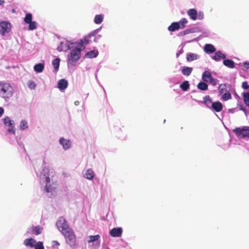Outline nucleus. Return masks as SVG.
<instances>
[{
  "label": "nucleus",
  "instance_id": "1",
  "mask_svg": "<svg viewBox=\"0 0 249 249\" xmlns=\"http://www.w3.org/2000/svg\"><path fill=\"white\" fill-rule=\"evenodd\" d=\"M82 49H84L82 43H79L78 46L74 47L70 53L68 57V63L73 66L75 62L81 57V52Z\"/></svg>",
  "mask_w": 249,
  "mask_h": 249
},
{
  "label": "nucleus",
  "instance_id": "2",
  "mask_svg": "<svg viewBox=\"0 0 249 249\" xmlns=\"http://www.w3.org/2000/svg\"><path fill=\"white\" fill-rule=\"evenodd\" d=\"M13 89L9 83L0 82V95L4 99L12 96Z\"/></svg>",
  "mask_w": 249,
  "mask_h": 249
},
{
  "label": "nucleus",
  "instance_id": "3",
  "mask_svg": "<svg viewBox=\"0 0 249 249\" xmlns=\"http://www.w3.org/2000/svg\"><path fill=\"white\" fill-rule=\"evenodd\" d=\"M66 239L67 243L71 246L73 247L76 244V237L74 234V232L71 231V229L66 231L62 233Z\"/></svg>",
  "mask_w": 249,
  "mask_h": 249
},
{
  "label": "nucleus",
  "instance_id": "4",
  "mask_svg": "<svg viewBox=\"0 0 249 249\" xmlns=\"http://www.w3.org/2000/svg\"><path fill=\"white\" fill-rule=\"evenodd\" d=\"M233 132L238 137L249 138V127H236L233 130Z\"/></svg>",
  "mask_w": 249,
  "mask_h": 249
},
{
  "label": "nucleus",
  "instance_id": "5",
  "mask_svg": "<svg viewBox=\"0 0 249 249\" xmlns=\"http://www.w3.org/2000/svg\"><path fill=\"white\" fill-rule=\"evenodd\" d=\"M56 225L58 230L62 233L70 229L63 217H60L57 221Z\"/></svg>",
  "mask_w": 249,
  "mask_h": 249
},
{
  "label": "nucleus",
  "instance_id": "6",
  "mask_svg": "<svg viewBox=\"0 0 249 249\" xmlns=\"http://www.w3.org/2000/svg\"><path fill=\"white\" fill-rule=\"evenodd\" d=\"M11 25L9 22L2 21L0 23V34L4 35L5 33H9L11 31Z\"/></svg>",
  "mask_w": 249,
  "mask_h": 249
},
{
  "label": "nucleus",
  "instance_id": "7",
  "mask_svg": "<svg viewBox=\"0 0 249 249\" xmlns=\"http://www.w3.org/2000/svg\"><path fill=\"white\" fill-rule=\"evenodd\" d=\"M4 124L9 127L8 129V132L9 133H15V129H14V124L13 121H12L9 117H6L3 119Z\"/></svg>",
  "mask_w": 249,
  "mask_h": 249
},
{
  "label": "nucleus",
  "instance_id": "8",
  "mask_svg": "<svg viewBox=\"0 0 249 249\" xmlns=\"http://www.w3.org/2000/svg\"><path fill=\"white\" fill-rule=\"evenodd\" d=\"M123 230L121 228H113L110 231V234L112 237H120L122 234Z\"/></svg>",
  "mask_w": 249,
  "mask_h": 249
},
{
  "label": "nucleus",
  "instance_id": "9",
  "mask_svg": "<svg viewBox=\"0 0 249 249\" xmlns=\"http://www.w3.org/2000/svg\"><path fill=\"white\" fill-rule=\"evenodd\" d=\"M59 142L65 150L68 149L71 146V141L69 140H66L63 138H60Z\"/></svg>",
  "mask_w": 249,
  "mask_h": 249
},
{
  "label": "nucleus",
  "instance_id": "10",
  "mask_svg": "<svg viewBox=\"0 0 249 249\" xmlns=\"http://www.w3.org/2000/svg\"><path fill=\"white\" fill-rule=\"evenodd\" d=\"M68 85V81L64 79L60 80L58 82V88L60 90L65 89L67 88Z\"/></svg>",
  "mask_w": 249,
  "mask_h": 249
},
{
  "label": "nucleus",
  "instance_id": "11",
  "mask_svg": "<svg viewBox=\"0 0 249 249\" xmlns=\"http://www.w3.org/2000/svg\"><path fill=\"white\" fill-rule=\"evenodd\" d=\"M211 107L216 112H220L222 110L223 106L220 102H213L212 104Z\"/></svg>",
  "mask_w": 249,
  "mask_h": 249
},
{
  "label": "nucleus",
  "instance_id": "12",
  "mask_svg": "<svg viewBox=\"0 0 249 249\" xmlns=\"http://www.w3.org/2000/svg\"><path fill=\"white\" fill-rule=\"evenodd\" d=\"M187 14L190 18L193 20L197 19V12L195 9H190L187 11Z\"/></svg>",
  "mask_w": 249,
  "mask_h": 249
},
{
  "label": "nucleus",
  "instance_id": "13",
  "mask_svg": "<svg viewBox=\"0 0 249 249\" xmlns=\"http://www.w3.org/2000/svg\"><path fill=\"white\" fill-rule=\"evenodd\" d=\"M180 28V23L178 22H175L171 23V24L168 27V29L169 31L174 32Z\"/></svg>",
  "mask_w": 249,
  "mask_h": 249
},
{
  "label": "nucleus",
  "instance_id": "14",
  "mask_svg": "<svg viewBox=\"0 0 249 249\" xmlns=\"http://www.w3.org/2000/svg\"><path fill=\"white\" fill-rule=\"evenodd\" d=\"M225 58L226 55L225 54L222 53L220 51L216 52L214 55L213 56V59L216 61H219L221 58L225 59Z\"/></svg>",
  "mask_w": 249,
  "mask_h": 249
},
{
  "label": "nucleus",
  "instance_id": "15",
  "mask_svg": "<svg viewBox=\"0 0 249 249\" xmlns=\"http://www.w3.org/2000/svg\"><path fill=\"white\" fill-rule=\"evenodd\" d=\"M204 51L207 53H213L215 51V48L213 45L207 44L204 46Z\"/></svg>",
  "mask_w": 249,
  "mask_h": 249
},
{
  "label": "nucleus",
  "instance_id": "16",
  "mask_svg": "<svg viewBox=\"0 0 249 249\" xmlns=\"http://www.w3.org/2000/svg\"><path fill=\"white\" fill-rule=\"evenodd\" d=\"M36 241L33 238H30L26 239L24 241V244L26 246L33 248Z\"/></svg>",
  "mask_w": 249,
  "mask_h": 249
},
{
  "label": "nucleus",
  "instance_id": "17",
  "mask_svg": "<svg viewBox=\"0 0 249 249\" xmlns=\"http://www.w3.org/2000/svg\"><path fill=\"white\" fill-rule=\"evenodd\" d=\"M212 77L211 73L209 71H205L202 76V80L205 82H208Z\"/></svg>",
  "mask_w": 249,
  "mask_h": 249
},
{
  "label": "nucleus",
  "instance_id": "18",
  "mask_svg": "<svg viewBox=\"0 0 249 249\" xmlns=\"http://www.w3.org/2000/svg\"><path fill=\"white\" fill-rule=\"evenodd\" d=\"M98 54L97 50H92L88 52L85 54V57L89 58H93L96 57Z\"/></svg>",
  "mask_w": 249,
  "mask_h": 249
},
{
  "label": "nucleus",
  "instance_id": "19",
  "mask_svg": "<svg viewBox=\"0 0 249 249\" xmlns=\"http://www.w3.org/2000/svg\"><path fill=\"white\" fill-rule=\"evenodd\" d=\"M193 71V68L185 67H183L181 70L182 73L185 76H189Z\"/></svg>",
  "mask_w": 249,
  "mask_h": 249
},
{
  "label": "nucleus",
  "instance_id": "20",
  "mask_svg": "<svg viewBox=\"0 0 249 249\" xmlns=\"http://www.w3.org/2000/svg\"><path fill=\"white\" fill-rule=\"evenodd\" d=\"M198 58V55L196 54L193 53H190L187 54L186 56V59L187 61L191 62Z\"/></svg>",
  "mask_w": 249,
  "mask_h": 249
},
{
  "label": "nucleus",
  "instance_id": "21",
  "mask_svg": "<svg viewBox=\"0 0 249 249\" xmlns=\"http://www.w3.org/2000/svg\"><path fill=\"white\" fill-rule=\"evenodd\" d=\"M94 172L91 169H89L85 175V177L88 179H92L94 178Z\"/></svg>",
  "mask_w": 249,
  "mask_h": 249
},
{
  "label": "nucleus",
  "instance_id": "22",
  "mask_svg": "<svg viewBox=\"0 0 249 249\" xmlns=\"http://www.w3.org/2000/svg\"><path fill=\"white\" fill-rule=\"evenodd\" d=\"M223 64L230 68H233L234 67V62L230 59H225L223 61Z\"/></svg>",
  "mask_w": 249,
  "mask_h": 249
},
{
  "label": "nucleus",
  "instance_id": "23",
  "mask_svg": "<svg viewBox=\"0 0 249 249\" xmlns=\"http://www.w3.org/2000/svg\"><path fill=\"white\" fill-rule=\"evenodd\" d=\"M203 100H204V101L203 102V104H204L207 107H211L212 104L213 103H212V100L211 99L210 96L208 95L205 96L203 98Z\"/></svg>",
  "mask_w": 249,
  "mask_h": 249
},
{
  "label": "nucleus",
  "instance_id": "24",
  "mask_svg": "<svg viewBox=\"0 0 249 249\" xmlns=\"http://www.w3.org/2000/svg\"><path fill=\"white\" fill-rule=\"evenodd\" d=\"M44 68V64L38 63L35 65L34 70L37 72H42Z\"/></svg>",
  "mask_w": 249,
  "mask_h": 249
},
{
  "label": "nucleus",
  "instance_id": "25",
  "mask_svg": "<svg viewBox=\"0 0 249 249\" xmlns=\"http://www.w3.org/2000/svg\"><path fill=\"white\" fill-rule=\"evenodd\" d=\"M60 60L59 58L54 59L52 62V65L53 66L54 69L56 71L58 70Z\"/></svg>",
  "mask_w": 249,
  "mask_h": 249
},
{
  "label": "nucleus",
  "instance_id": "26",
  "mask_svg": "<svg viewBox=\"0 0 249 249\" xmlns=\"http://www.w3.org/2000/svg\"><path fill=\"white\" fill-rule=\"evenodd\" d=\"M180 88L183 91H187L190 88V84L188 81H184L180 85Z\"/></svg>",
  "mask_w": 249,
  "mask_h": 249
},
{
  "label": "nucleus",
  "instance_id": "27",
  "mask_svg": "<svg viewBox=\"0 0 249 249\" xmlns=\"http://www.w3.org/2000/svg\"><path fill=\"white\" fill-rule=\"evenodd\" d=\"M197 88L202 90H206L208 89V85L203 82H199L197 86Z\"/></svg>",
  "mask_w": 249,
  "mask_h": 249
},
{
  "label": "nucleus",
  "instance_id": "28",
  "mask_svg": "<svg viewBox=\"0 0 249 249\" xmlns=\"http://www.w3.org/2000/svg\"><path fill=\"white\" fill-rule=\"evenodd\" d=\"M95 36V32H92L89 34V35L86 36L84 40L83 41L81 40L80 43H82L83 45L85 44H88L89 43V38L94 36ZM83 47L85 48L84 45H83Z\"/></svg>",
  "mask_w": 249,
  "mask_h": 249
},
{
  "label": "nucleus",
  "instance_id": "29",
  "mask_svg": "<svg viewBox=\"0 0 249 249\" xmlns=\"http://www.w3.org/2000/svg\"><path fill=\"white\" fill-rule=\"evenodd\" d=\"M42 228L37 226L33 228L32 231L36 235H38L41 233Z\"/></svg>",
  "mask_w": 249,
  "mask_h": 249
},
{
  "label": "nucleus",
  "instance_id": "30",
  "mask_svg": "<svg viewBox=\"0 0 249 249\" xmlns=\"http://www.w3.org/2000/svg\"><path fill=\"white\" fill-rule=\"evenodd\" d=\"M244 103L249 107V92H245L243 94Z\"/></svg>",
  "mask_w": 249,
  "mask_h": 249
},
{
  "label": "nucleus",
  "instance_id": "31",
  "mask_svg": "<svg viewBox=\"0 0 249 249\" xmlns=\"http://www.w3.org/2000/svg\"><path fill=\"white\" fill-rule=\"evenodd\" d=\"M44 176L45 178V181L46 182V185L45 186V190L48 193L52 191V190L50 189L48 186V183L50 182V178L49 177V175H48V176L46 177V175H44Z\"/></svg>",
  "mask_w": 249,
  "mask_h": 249
},
{
  "label": "nucleus",
  "instance_id": "32",
  "mask_svg": "<svg viewBox=\"0 0 249 249\" xmlns=\"http://www.w3.org/2000/svg\"><path fill=\"white\" fill-rule=\"evenodd\" d=\"M103 18L101 15H96L94 19V21L96 24H100L103 21Z\"/></svg>",
  "mask_w": 249,
  "mask_h": 249
},
{
  "label": "nucleus",
  "instance_id": "33",
  "mask_svg": "<svg viewBox=\"0 0 249 249\" xmlns=\"http://www.w3.org/2000/svg\"><path fill=\"white\" fill-rule=\"evenodd\" d=\"M89 240L88 241V243H89L98 240L100 239V236L99 235L97 234L94 236L90 235L89 236Z\"/></svg>",
  "mask_w": 249,
  "mask_h": 249
},
{
  "label": "nucleus",
  "instance_id": "34",
  "mask_svg": "<svg viewBox=\"0 0 249 249\" xmlns=\"http://www.w3.org/2000/svg\"><path fill=\"white\" fill-rule=\"evenodd\" d=\"M24 21L26 23H28L32 21V15L30 13L27 14L24 18Z\"/></svg>",
  "mask_w": 249,
  "mask_h": 249
},
{
  "label": "nucleus",
  "instance_id": "35",
  "mask_svg": "<svg viewBox=\"0 0 249 249\" xmlns=\"http://www.w3.org/2000/svg\"><path fill=\"white\" fill-rule=\"evenodd\" d=\"M34 248L35 249H44L43 242L41 241L37 242L34 245Z\"/></svg>",
  "mask_w": 249,
  "mask_h": 249
},
{
  "label": "nucleus",
  "instance_id": "36",
  "mask_svg": "<svg viewBox=\"0 0 249 249\" xmlns=\"http://www.w3.org/2000/svg\"><path fill=\"white\" fill-rule=\"evenodd\" d=\"M178 22L180 23V28L183 29L185 27V24L188 22V21L185 18H182Z\"/></svg>",
  "mask_w": 249,
  "mask_h": 249
},
{
  "label": "nucleus",
  "instance_id": "37",
  "mask_svg": "<svg viewBox=\"0 0 249 249\" xmlns=\"http://www.w3.org/2000/svg\"><path fill=\"white\" fill-rule=\"evenodd\" d=\"M223 100L227 101L231 98V95L230 92H226L222 96Z\"/></svg>",
  "mask_w": 249,
  "mask_h": 249
},
{
  "label": "nucleus",
  "instance_id": "38",
  "mask_svg": "<svg viewBox=\"0 0 249 249\" xmlns=\"http://www.w3.org/2000/svg\"><path fill=\"white\" fill-rule=\"evenodd\" d=\"M28 24H29V29L30 30H33L36 28V22L35 21H32L31 22L28 23Z\"/></svg>",
  "mask_w": 249,
  "mask_h": 249
},
{
  "label": "nucleus",
  "instance_id": "39",
  "mask_svg": "<svg viewBox=\"0 0 249 249\" xmlns=\"http://www.w3.org/2000/svg\"><path fill=\"white\" fill-rule=\"evenodd\" d=\"M20 126V128L23 130L25 129L26 128H27L28 127L27 122L26 121L22 120L21 122Z\"/></svg>",
  "mask_w": 249,
  "mask_h": 249
},
{
  "label": "nucleus",
  "instance_id": "40",
  "mask_svg": "<svg viewBox=\"0 0 249 249\" xmlns=\"http://www.w3.org/2000/svg\"><path fill=\"white\" fill-rule=\"evenodd\" d=\"M28 87L30 89H33L36 87V84L33 81H29Z\"/></svg>",
  "mask_w": 249,
  "mask_h": 249
},
{
  "label": "nucleus",
  "instance_id": "41",
  "mask_svg": "<svg viewBox=\"0 0 249 249\" xmlns=\"http://www.w3.org/2000/svg\"><path fill=\"white\" fill-rule=\"evenodd\" d=\"M204 13L203 12H199L197 13V19L202 20L204 18Z\"/></svg>",
  "mask_w": 249,
  "mask_h": 249
},
{
  "label": "nucleus",
  "instance_id": "42",
  "mask_svg": "<svg viewBox=\"0 0 249 249\" xmlns=\"http://www.w3.org/2000/svg\"><path fill=\"white\" fill-rule=\"evenodd\" d=\"M210 84L213 86H215L217 84V80L213 77L211 78L208 81Z\"/></svg>",
  "mask_w": 249,
  "mask_h": 249
},
{
  "label": "nucleus",
  "instance_id": "43",
  "mask_svg": "<svg viewBox=\"0 0 249 249\" xmlns=\"http://www.w3.org/2000/svg\"><path fill=\"white\" fill-rule=\"evenodd\" d=\"M242 88L245 89H248L249 88V85L248 84V82H247V81L243 82L242 84Z\"/></svg>",
  "mask_w": 249,
  "mask_h": 249
},
{
  "label": "nucleus",
  "instance_id": "44",
  "mask_svg": "<svg viewBox=\"0 0 249 249\" xmlns=\"http://www.w3.org/2000/svg\"><path fill=\"white\" fill-rule=\"evenodd\" d=\"M191 33H192V31H191V30L187 29V30H185L180 32V34L181 36H184L187 34H190Z\"/></svg>",
  "mask_w": 249,
  "mask_h": 249
},
{
  "label": "nucleus",
  "instance_id": "45",
  "mask_svg": "<svg viewBox=\"0 0 249 249\" xmlns=\"http://www.w3.org/2000/svg\"><path fill=\"white\" fill-rule=\"evenodd\" d=\"M239 109H240V110L244 111L246 116H247V113L246 110L245 108L242 105L239 106Z\"/></svg>",
  "mask_w": 249,
  "mask_h": 249
},
{
  "label": "nucleus",
  "instance_id": "46",
  "mask_svg": "<svg viewBox=\"0 0 249 249\" xmlns=\"http://www.w3.org/2000/svg\"><path fill=\"white\" fill-rule=\"evenodd\" d=\"M244 67L246 69H249V62H245L243 63Z\"/></svg>",
  "mask_w": 249,
  "mask_h": 249
},
{
  "label": "nucleus",
  "instance_id": "47",
  "mask_svg": "<svg viewBox=\"0 0 249 249\" xmlns=\"http://www.w3.org/2000/svg\"><path fill=\"white\" fill-rule=\"evenodd\" d=\"M225 86L224 85V86H222V85H220L219 86V91L221 93H223V88Z\"/></svg>",
  "mask_w": 249,
  "mask_h": 249
},
{
  "label": "nucleus",
  "instance_id": "48",
  "mask_svg": "<svg viewBox=\"0 0 249 249\" xmlns=\"http://www.w3.org/2000/svg\"><path fill=\"white\" fill-rule=\"evenodd\" d=\"M4 112V110L2 107H0V117H1Z\"/></svg>",
  "mask_w": 249,
  "mask_h": 249
},
{
  "label": "nucleus",
  "instance_id": "49",
  "mask_svg": "<svg viewBox=\"0 0 249 249\" xmlns=\"http://www.w3.org/2000/svg\"><path fill=\"white\" fill-rule=\"evenodd\" d=\"M4 2V1L3 0H0V5L3 4Z\"/></svg>",
  "mask_w": 249,
  "mask_h": 249
},
{
  "label": "nucleus",
  "instance_id": "50",
  "mask_svg": "<svg viewBox=\"0 0 249 249\" xmlns=\"http://www.w3.org/2000/svg\"><path fill=\"white\" fill-rule=\"evenodd\" d=\"M74 104L76 106H78L79 104V102L78 101H76L74 102Z\"/></svg>",
  "mask_w": 249,
  "mask_h": 249
},
{
  "label": "nucleus",
  "instance_id": "51",
  "mask_svg": "<svg viewBox=\"0 0 249 249\" xmlns=\"http://www.w3.org/2000/svg\"><path fill=\"white\" fill-rule=\"evenodd\" d=\"M57 49H58V51H61V49L59 50V47H58V48H57Z\"/></svg>",
  "mask_w": 249,
  "mask_h": 249
}]
</instances>
